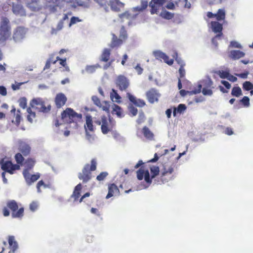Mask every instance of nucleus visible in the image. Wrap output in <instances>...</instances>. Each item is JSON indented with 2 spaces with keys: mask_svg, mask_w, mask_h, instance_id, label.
Here are the masks:
<instances>
[{
  "mask_svg": "<svg viewBox=\"0 0 253 253\" xmlns=\"http://www.w3.org/2000/svg\"><path fill=\"white\" fill-rule=\"evenodd\" d=\"M243 89L247 91H249L253 89V84L250 82L246 81L243 84Z\"/></svg>",
  "mask_w": 253,
  "mask_h": 253,
  "instance_id": "obj_46",
  "label": "nucleus"
},
{
  "mask_svg": "<svg viewBox=\"0 0 253 253\" xmlns=\"http://www.w3.org/2000/svg\"><path fill=\"white\" fill-rule=\"evenodd\" d=\"M54 54H52L50 55L49 58L47 59L48 61H49V62L51 64H55L56 62L58 61V60L59 59V57L57 56L56 57V59H55L54 58Z\"/></svg>",
  "mask_w": 253,
  "mask_h": 253,
  "instance_id": "obj_61",
  "label": "nucleus"
},
{
  "mask_svg": "<svg viewBox=\"0 0 253 253\" xmlns=\"http://www.w3.org/2000/svg\"><path fill=\"white\" fill-rule=\"evenodd\" d=\"M108 175L107 172L103 171L101 172L96 177V179L98 181H102Z\"/></svg>",
  "mask_w": 253,
  "mask_h": 253,
  "instance_id": "obj_50",
  "label": "nucleus"
},
{
  "mask_svg": "<svg viewBox=\"0 0 253 253\" xmlns=\"http://www.w3.org/2000/svg\"><path fill=\"white\" fill-rule=\"evenodd\" d=\"M202 88V85L201 84H199L198 86L196 87H194L192 90L190 91H187L184 89H181L179 91L180 94L184 96L187 94L193 95L196 94L201 92Z\"/></svg>",
  "mask_w": 253,
  "mask_h": 253,
  "instance_id": "obj_18",
  "label": "nucleus"
},
{
  "mask_svg": "<svg viewBox=\"0 0 253 253\" xmlns=\"http://www.w3.org/2000/svg\"><path fill=\"white\" fill-rule=\"evenodd\" d=\"M46 5L50 8L53 11L56 10L57 7L60 6L61 4V0H45Z\"/></svg>",
  "mask_w": 253,
  "mask_h": 253,
  "instance_id": "obj_21",
  "label": "nucleus"
},
{
  "mask_svg": "<svg viewBox=\"0 0 253 253\" xmlns=\"http://www.w3.org/2000/svg\"><path fill=\"white\" fill-rule=\"evenodd\" d=\"M215 18L217 21L224 20L225 18V11L224 9H219L215 13Z\"/></svg>",
  "mask_w": 253,
  "mask_h": 253,
  "instance_id": "obj_36",
  "label": "nucleus"
},
{
  "mask_svg": "<svg viewBox=\"0 0 253 253\" xmlns=\"http://www.w3.org/2000/svg\"><path fill=\"white\" fill-rule=\"evenodd\" d=\"M161 16L166 19H171L174 17V14L167 10L163 11L161 13Z\"/></svg>",
  "mask_w": 253,
  "mask_h": 253,
  "instance_id": "obj_42",
  "label": "nucleus"
},
{
  "mask_svg": "<svg viewBox=\"0 0 253 253\" xmlns=\"http://www.w3.org/2000/svg\"><path fill=\"white\" fill-rule=\"evenodd\" d=\"M27 6L32 11H38L41 8L40 0H30L27 3Z\"/></svg>",
  "mask_w": 253,
  "mask_h": 253,
  "instance_id": "obj_23",
  "label": "nucleus"
},
{
  "mask_svg": "<svg viewBox=\"0 0 253 253\" xmlns=\"http://www.w3.org/2000/svg\"><path fill=\"white\" fill-rule=\"evenodd\" d=\"M101 129L102 132L104 134L112 131L115 125L114 121L111 119L108 120L106 117L105 116L101 117Z\"/></svg>",
  "mask_w": 253,
  "mask_h": 253,
  "instance_id": "obj_10",
  "label": "nucleus"
},
{
  "mask_svg": "<svg viewBox=\"0 0 253 253\" xmlns=\"http://www.w3.org/2000/svg\"><path fill=\"white\" fill-rule=\"evenodd\" d=\"M110 5L112 10L115 11H119L121 8L124 6V4L119 0H111Z\"/></svg>",
  "mask_w": 253,
  "mask_h": 253,
  "instance_id": "obj_24",
  "label": "nucleus"
},
{
  "mask_svg": "<svg viewBox=\"0 0 253 253\" xmlns=\"http://www.w3.org/2000/svg\"><path fill=\"white\" fill-rule=\"evenodd\" d=\"M110 97L112 100L114 102H116L118 103H120L121 102V96L117 93V91L113 89L112 92L110 93Z\"/></svg>",
  "mask_w": 253,
  "mask_h": 253,
  "instance_id": "obj_35",
  "label": "nucleus"
},
{
  "mask_svg": "<svg viewBox=\"0 0 253 253\" xmlns=\"http://www.w3.org/2000/svg\"><path fill=\"white\" fill-rule=\"evenodd\" d=\"M27 100L26 97H23L19 98L18 103L20 107L23 109H25L27 107Z\"/></svg>",
  "mask_w": 253,
  "mask_h": 253,
  "instance_id": "obj_44",
  "label": "nucleus"
},
{
  "mask_svg": "<svg viewBox=\"0 0 253 253\" xmlns=\"http://www.w3.org/2000/svg\"><path fill=\"white\" fill-rule=\"evenodd\" d=\"M8 241L10 248L12 252H14L18 248V244L15 240L14 237L13 236H9Z\"/></svg>",
  "mask_w": 253,
  "mask_h": 253,
  "instance_id": "obj_29",
  "label": "nucleus"
},
{
  "mask_svg": "<svg viewBox=\"0 0 253 253\" xmlns=\"http://www.w3.org/2000/svg\"><path fill=\"white\" fill-rule=\"evenodd\" d=\"M231 94L232 96L237 97L242 95V92L241 88L239 86L233 87L232 89Z\"/></svg>",
  "mask_w": 253,
  "mask_h": 253,
  "instance_id": "obj_39",
  "label": "nucleus"
},
{
  "mask_svg": "<svg viewBox=\"0 0 253 253\" xmlns=\"http://www.w3.org/2000/svg\"><path fill=\"white\" fill-rule=\"evenodd\" d=\"M123 41L122 39H118V37L114 34H112V39L110 44V47L112 48L115 47H118L120 46L121 44H122L123 42Z\"/></svg>",
  "mask_w": 253,
  "mask_h": 253,
  "instance_id": "obj_25",
  "label": "nucleus"
},
{
  "mask_svg": "<svg viewBox=\"0 0 253 253\" xmlns=\"http://www.w3.org/2000/svg\"><path fill=\"white\" fill-rule=\"evenodd\" d=\"M166 2V0H152L150 2H152L158 6H162Z\"/></svg>",
  "mask_w": 253,
  "mask_h": 253,
  "instance_id": "obj_60",
  "label": "nucleus"
},
{
  "mask_svg": "<svg viewBox=\"0 0 253 253\" xmlns=\"http://www.w3.org/2000/svg\"><path fill=\"white\" fill-rule=\"evenodd\" d=\"M154 55L157 59L161 60L164 59L166 54L161 51H155L154 52Z\"/></svg>",
  "mask_w": 253,
  "mask_h": 253,
  "instance_id": "obj_49",
  "label": "nucleus"
},
{
  "mask_svg": "<svg viewBox=\"0 0 253 253\" xmlns=\"http://www.w3.org/2000/svg\"><path fill=\"white\" fill-rule=\"evenodd\" d=\"M86 122L84 125V128L86 136L88 138L91 135L89 133V131H94V127L93 126L92 117L91 116L88 115L85 118Z\"/></svg>",
  "mask_w": 253,
  "mask_h": 253,
  "instance_id": "obj_15",
  "label": "nucleus"
},
{
  "mask_svg": "<svg viewBox=\"0 0 253 253\" xmlns=\"http://www.w3.org/2000/svg\"><path fill=\"white\" fill-rule=\"evenodd\" d=\"M149 6L151 8L150 12L152 14L156 13L157 12L159 7L158 5H155L152 2H150Z\"/></svg>",
  "mask_w": 253,
  "mask_h": 253,
  "instance_id": "obj_53",
  "label": "nucleus"
},
{
  "mask_svg": "<svg viewBox=\"0 0 253 253\" xmlns=\"http://www.w3.org/2000/svg\"><path fill=\"white\" fill-rule=\"evenodd\" d=\"M202 91L204 95L211 96L212 94L213 93L211 88L203 87Z\"/></svg>",
  "mask_w": 253,
  "mask_h": 253,
  "instance_id": "obj_57",
  "label": "nucleus"
},
{
  "mask_svg": "<svg viewBox=\"0 0 253 253\" xmlns=\"http://www.w3.org/2000/svg\"><path fill=\"white\" fill-rule=\"evenodd\" d=\"M82 189V185L81 183L78 184L74 188L73 193L71 195V197L77 201L81 196V192Z\"/></svg>",
  "mask_w": 253,
  "mask_h": 253,
  "instance_id": "obj_27",
  "label": "nucleus"
},
{
  "mask_svg": "<svg viewBox=\"0 0 253 253\" xmlns=\"http://www.w3.org/2000/svg\"><path fill=\"white\" fill-rule=\"evenodd\" d=\"M30 105L32 108L43 113H47L51 109V106L48 102L39 97L31 100Z\"/></svg>",
  "mask_w": 253,
  "mask_h": 253,
  "instance_id": "obj_5",
  "label": "nucleus"
},
{
  "mask_svg": "<svg viewBox=\"0 0 253 253\" xmlns=\"http://www.w3.org/2000/svg\"><path fill=\"white\" fill-rule=\"evenodd\" d=\"M150 169L151 174V176L148 170H144L142 167H141L136 171L137 179L141 180L144 178L145 181L150 185L152 183V179L159 175L160 169L157 166H153L150 168Z\"/></svg>",
  "mask_w": 253,
  "mask_h": 253,
  "instance_id": "obj_2",
  "label": "nucleus"
},
{
  "mask_svg": "<svg viewBox=\"0 0 253 253\" xmlns=\"http://www.w3.org/2000/svg\"><path fill=\"white\" fill-rule=\"evenodd\" d=\"M81 1H78L82 7L87 8L89 7L91 4L90 0H81ZM95 2L98 3L100 5L106 4L107 1L106 0H93Z\"/></svg>",
  "mask_w": 253,
  "mask_h": 253,
  "instance_id": "obj_22",
  "label": "nucleus"
},
{
  "mask_svg": "<svg viewBox=\"0 0 253 253\" xmlns=\"http://www.w3.org/2000/svg\"><path fill=\"white\" fill-rule=\"evenodd\" d=\"M119 189L115 184H110L108 185V193L106 196V199H109L114 196L115 194H119Z\"/></svg>",
  "mask_w": 253,
  "mask_h": 253,
  "instance_id": "obj_20",
  "label": "nucleus"
},
{
  "mask_svg": "<svg viewBox=\"0 0 253 253\" xmlns=\"http://www.w3.org/2000/svg\"><path fill=\"white\" fill-rule=\"evenodd\" d=\"M10 112L11 114H13L15 116V124L16 125L18 126L20 124L21 119L20 111L19 110H18L17 111V113H15L16 109L15 108H13Z\"/></svg>",
  "mask_w": 253,
  "mask_h": 253,
  "instance_id": "obj_33",
  "label": "nucleus"
},
{
  "mask_svg": "<svg viewBox=\"0 0 253 253\" xmlns=\"http://www.w3.org/2000/svg\"><path fill=\"white\" fill-rule=\"evenodd\" d=\"M164 61L169 65H171L173 63V59H169V56L166 54L164 56Z\"/></svg>",
  "mask_w": 253,
  "mask_h": 253,
  "instance_id": "obj_64",
  "label": "nucleus"
},
{
  "mask_svg": "<svg viewBox=\"0 0 253 253\" xmlns=\"http://www.w3.org/2000/svg\"><path fill=\"white\" fill-rule=\"evenodd\" d=\"M145 116L143 112H141L139 114L138 118L137 120L138 124H140L144 121Z\"/></svg>",
  "mask_w": 253,
  "mask_h": 253,
  "instance_id": "obj_62",
  "label": "nucleus"
},
{
  "mask_svg": "<svg viewBox=\"0 0 253 253\" xmlns=\"http://www.w3.org/2000/svg\"><path fill=\"white\" fill-rule=\"evenodd\" d=\"M67 100V97L65 94L62 93H58L55 98V103L56 107L57 108H61L65 104Z\"/></svg>",
  "mask_w": 253,
  "mask_h": 253,
  "instance_id": "obj_16",
  "label": "nucleus"
},
{
  "mask_svg": "<svg viewBox=\"0 0 253 253\" xmlns=\"http://www.w3.org/2000/svg\"><path fill=\"white\" fill-rule=\"evenodd\" d=\"M110 50L108 48H105L101 54L100 61L104 62H108L110 59Z\"/></svg>",
  "mask_w": 253,
  "mask_h": 253,
  "instance_id": "obj_30",
  "label": "nucleus"
},
{
  "mask_svg": "<svg viewBox=\"0 0 253 253\" xmlns=\"http://www.w3.org/2000/svg\"><path fill=\"white\" fill-rule=\"evenodd\" d=\"M99 67V65L88 66L86 68V70L88 73H92Z\"/></svg>",
  "mask_w": 253,
  "mask_h": 253,
  "instance_id": "obj_51",
  "label": "nucleus"
},
{
  "mask_svg": "<svg viewBox=\"0 0 253 253\" xmlns=\"http://www.w3.org/2000/svg\"><path fill=\"white\" fill-rule=\"evenodd\" d=\"M178 72L179 74L178 78H180V79L182 80L185 76V71L183 65H180Z\"/></svg>",
  "mask_w": 253,
  "mask_h": 253,
  "instance_id": "obj_55",
  "label": "nucleus"
},
{
  "mask_svg": "<svg viewBox=\"0 0 253 253\" xmlns=\"http://www.w3.org/2000/svg\"><path fill=\"white\" fill-rule=\"evenodd\" d=\"M23 175L26 183L28 185H31L40 177V174L39 173L37 172L34 174H31L29 171H28V169H24Z\"/></svg>",
  "mask_w": 253,
  "mask_h": 253,
  "instance_id": "obj_12",
  "label": "nucleus"
},
{
  "mask_svg": "<svg viewBox=\"0 0 253 253\" xmlns=\"http://www.w3.org/2000/svg\"><path fill=\"white\" fill-rule=\"evenodd\" d=\"M174 167L175 166L173 164L170 165L165 164L162 169L159 176L157 179H154L155 183L157 184H162L172 180L174 177Z\"/></svg>",
  "mask_w": 253,
  "mask_h": 253,
  "instance_id": "obj_1",
  "label": "nucleus"
},
{
  "mask_svg": "<svg viewBox=\"0 0 253 253\" xmlns=\"http://www.w3.org/2000/svg\"><path fill=\"white\" fill-rule=\"evenodd\" d=\"M142 132L147 139L149 140L154 139V134L147 126H144L142 128Z\"/></svg>",
  "mask_w": 253,
  "mask_h": 253,
  "instance_id": "obj_28",
  "label": "nucleus"
},
{
  "mask_svg": "<svg viewBox=\"0 0 253 253\" xmlns=\"http://www.w3.org/2000/svg\"><path fill=\"white\" fill-rule=\"evenodd\" d=\"M43 187L44 188H46L48 187V185H46L43 180H40L38 183L37 184V189L38 193H41L42 192L41 187Z\"/></svg>",
  "mask_w": 253,
  "mask_h": 253,
  "instance_id": "obj_48",
  "label": "nucleus"
},
{
  "mask_svg": "<svg viewBox=\"0 0 253 253\" xmlns=\"http://www.w3.org/2000/svg\"><path fill=\"white\" fill-rule=\"evenodd\" d=\"M203 85L204 87L211 88L212 87L213 82L209 77L203 80L202 81Z\"/></svg>",
  "mask_w": 253,
  "mask_h": 253,
  "instance_id": "obj_40",
  "label": "nucleus"
},
{
  "mask_svg": "<svg viewBox=\"0 0 253 253\" xmlns=\"http://www.w3.org/2000/svg\"><path fill=\"white\" fill-rule=\"evenodd\" d=\"M120 38L122 39L123 41L127 39V32L125 29L124 26H122L120 32Z\"/></svg>",
  "mask_w": 253,
  "mask_h": 253,
  "instance_id": "obj_47",
  "label": "nucleus"
},
{
  "mask_svg": "<svg viewBox=\"0 0 253 253\" xmlns=\"http://www.w3.org/2000/svg\"><path fill=\"white\" fill-rule=\"evenodd\" d=\"M245 53L239 50H233L230 51V57L233 60H237L244 57Z\"/></svg>",
  "mask_w": 253,
  "mask_h": 253,
  "instance_id": "obj_26",
  "label": "nucleus"
},
{
  "mask_svg": "<svg viewBox=\"0 0 253 253\" xmlns=\"http://www.w3.org/2000/svg\"><path fill=\"white\" fill-rule=\"evenodd\" d=\"M26 33L25 28L18 27L14 30L12 38L15 42H20L24 38Z\"/></svg>",
  "mask_w": 253,
  "mask_h": 253,
  "instance_id": "obj_13",
  "label": "nucleus"
},
{
  "mask_svg": "<svg viewBox=\"0 0 253 253\" xmlns=\"http://www.w3.org/2000/svg\"><path fill=\"white\" fill-rule=\"evenodd\" d=\"M148 6V1L145 0H142L141 1V5L137 6L133 8L135 11H142L145 9Z\"/></svg>",
  "mask_w": 253,
  "mask_h": 253,
  "instance_id": "obj_38",
  "label": "nucleus"
},
{
  "mask_svg": "<svg viewBox=\"0 0 253 253\" xmlns=\"http://www.w3.org/2000/svg\"><path fill=\"white\" fill-rule=\"evenodd\" d=\"M92 100L93 101L94 104H95L97 106H101V102L100 99L97 96H93L92 97Z\"/></svg>",
  "mask_w": 253,
  "mask_h": 253,
  "instance_id": "obj_58",
  "label": "nucleus"
},
{
  "mask_svg": "<svg viewBox=\"0 0 253 253\" xmlns=\"http://www.w3.org/2000/svg\"><path fill=\"white\" fill-rule=\"evenodd\" d=\"M11 36V27L9 20L6 17L1 19L0 26V42H4Z\"/></svg>",
  "mask_w": 253,
  "mask_h": 253,
  "instance_id": "obj_7",
  "label": "nucleus"
},
{
  "mask_svg": "<svg viewBox=\"0 0 253 253\" xmlns=\"http://www.w3.org/2000/svg\"><path fill=\"white\" fill-rule=\"evenodd\" d=\"M97 163L95 159L91 160V165L86 164L84 165L81 172L78 173V178L83 181V183H86L92 177L91 171L96 169Z\"/></svg>",
  "mask_w": 253,
  "mask_h": 253,
  "instance_id": "obj_4",
  "label": "nucleus"
},
{
  "mask_svg": "<svg viewBox=\"0 0 253 253\" xmlns=\"http://www.w3.org/2000/svg\"><path fill=\"white\" fill-rule=\"evenodd\" d=\"M31 107L28 108L27 111L28 115L27 116V120L30 123H32L33 121H36V114L35 112L33 111L31 109Z\"/></svg>",
  "mask_w": 253,
  "mask_h": 253,
  "instance_id": "obj_32",
  "label": "nucleus"
},
{
  "mask_svg": "<svg viewBox=\"0 0 253 253\" xmlns=\"http://www.w3.org/2000/svg\"><path fill=\"white\" fill-rule=\"evenodd\" d=\"M133 104L139 107H142L146 105L145 101L143 100L140 99H136Z\"/></svg>",
  "mask_w": 253,
  "mask_h": 253,
  "instance_id": "obj_54",
  "label": "nucleus"
},
{
  "mask_svg": "<svg viewBox=\"0 0 253 253\" xmlns=\"http://www.w3.org/2000/svg\"><path fill=\"white\" fill-rule=\"evenodd\" d=\"M61 3L64 2L65 3L69 4L73 8H76L77 6H81L78 1H81V0H61Z\"/></svg>",
  "mask_w": 253,
  "mask_h": 253,
  "instance_id": "obj_37",
  "label": "nucleus"
},
{
  "mask_svg": "<svg viewBox=\"0 0 253 253\" xmlns=\"http://www.w3.org/2000/svg\"><path fill=\"white\" fill-rule=\"evenodd\" d=\"M18 149L19 152L15 154L14 158L17 164L22 165L24 161V156L26 157L30 154L31 147L26 142L20 141Z\"/></svg>",
  "mask_w": 253,
  "mask_h": 253,
  "instance_id": "obj_6",
  "label": "nucleus"
},
{
  "mask_svg": "<svg viewBox=\"0 0 253 253\" xmlns=\"http://www.w3.org/2000/svg\"><path fill=\"white\" fill-rule=\"evenodd\" d=\"M61 119L64 123L77 124L82 119V115L78 114L71 108H67L61 114Z\"/></svg>",
  "mask_w": 253,
  "mask_h": 253,
  "instance_id": "obj_3",
  "label": "nucleus"
},
{
  "mask_svg": "<svg viewBox=\"0 0 253 253\" xmlns=\"http://www.w3.org/2000/svg\"><path fill=\"white\" fill-rule=\"evenodd\" d=\"M12 11L16 15L24 16L26 15V12L23 6L19 3H13Z\"/></svg>",
  "mask_w": 253,
  "mask_h": 253,
  "instance_id": "obj_19",
  "label": "nucleus"
},
{
  "mask_svg": "<svg viewBox=\"0 0 253 253\" xmlns=\"http://www.w3.org/2000/svg\"><path fill=\"white\" fill-rule=\"evenodd\" d=\"M101 108L103 111L107 113H109L110 104L107 101H103L101 104V106L99 107Z\"/></svg>",
  "mask_w": 253,
  "mask_h": 253,
  "instance_id": "obj_45",
  "label": "nucleus"
},
{
  "mask_svg": "<svg viewBox=\"0 0 253 253\" xmlns=\"http://www.w3.org/2000/svg\"><path fill=\"white\" fill-rule=\"evenodd\" d=\"M186 109V106L185 104H180L178 105L177 108H174L173 114V116H176V112L177 111L178 113L181 114L183 113Z\"/></svg>",
  "mask_w": 253,
  "mask_h": 253,
  "instance_id": "obj_41",
  "label": "nucleus"
},
{
  "mask_svg": "<svg viewBox=\"0 0 253 253\" xmlns=\"http://www.w3.org/2000/svg\"><path fill=\"white\" fill-rule=\"evenodd\" d=\"M116 84L119 89L121 90H126L129 85V80L124 75H119L116 80Z\"/></svg>",
  "mask_w": 253,
  "mask_h": 253,
  "instance_id": "obj_11",
  "label": "nucleus"
},
{
  "mask_svg": "<svg viewBox=\"0 0 253 253\" xmlns=\"http://www.w3.org/2000/svg\"><path fill=\"white\" fill-rule=\"evenodd\" d=\"M112 113L116 114L118 117L121 118L124 116L122 108L118 105L114 104L112 105Z\"/></svg>",
  "mask_w": 253,
  "mask_h": 253,
  "instance_id": "obj_31",
  "label": "nucleus"
},
{
  "mask_svg": "<svg viewBox=\"0 0 253 253\" xmlns=\"http://www.w3.org/2000/svg\"><path fill=\"white\" fill-rule=\"evenodd\" d=\"M35 163L36 161L34 159H27L25 162L26 168L24 169H28V171H29L30 169L33 168L35 165Z\"/></svg>",
  "mask_w": 253,
  "mask_h": 253,
  "instance_id": "obj_34",
  "label": "nucleus"
},
{
  "mask_svg": "<svg viewBox=\"0 0 253 253\" xmlns=\"http://www.w3.org/2000/svg\"><path fill=\"white\" fill-rule=\"evenodd\" d=\"M211 26L212 30L215 33H219L215 38L220 37L222 35V31L223 29L222 25L217 21H212L211 22Z\"/></svg>",
  "mask_w": 253,
  "mask_h": 253,
  "instance_id": "obj_17",
  "label": "nucleus"
},
{
  "mask_svg": "<svg viewBox=\"0 0 253 253\" xmlns=\"http://www.w3.org/2000/svg\"><path fill=\"white\" fill-rule=\"evenodd\" d=\"M215 73L218 75L221 79H227L229 76V72L226 71L218 70L215 72Z\"/></svg>",
  "mask_w": 253,
  "mask_h": 253,
  "instance_id": "obj_43",
  "label": "nucleus"
},
{
  "mask_svg": "<svg viewBox=\"0 0 253 253\" xmlns=\"http://www.w3.org/2000/svg\"><path fill=\"white\" fill-rule=\"evenodd\" d=\"M128 110L132 116H135L138 113L137 109L134 107L132 105H131L128 107Z\"/></svg>",
  "mask_w": 253,
  "mask_h": 253,
  "instance_id": "obj_56",
  "label": "nucleus"
},
{
  "mask_svg": "<svg viewBox=\"0 0 253 253\" xmlns=\"http://www.w3.org/2000/svg\"><path fill=\"white\" fill-rule=\"evenodd\" d=\"M7 207L11 211V215L13 218H22L24 215V208L18 209L17 202L14 200H10L7 203Z\"/></svg>",
  "mask_w": 253,
  "mask_h": 253,
  "instance_id": "obj_8",
  "label": "nucleus"
},
{
  "mask_svg": "<svg viewBox=\"0 0 253 253\" xmlns=\"http://www.w3.org/2000/svg\"><path fill=\"white\" fill-rule=\"evenodd\" d=\"M38 207V204L37 202L33 201L30 204V209L32 211H35Z\"/></svg>",
  "mask_w": 253,
  "mask_h": 253,
  "instance_id": "obj_63",
  "label": "nucleus"
},
{
  "mask_svg": "<svg viewBox=\"0 0 253 253\" xmlns=\"http://www.w3.org/2000/svg\"><path fill=\"white\" fill-rule=\"evenodd\" d=\"M160 96V93L155 88H151L146 92L147 98L151 103L157 101Z\"/></svg>",
  "mask_w": 253,
  "mask_h": 253,
  "instance_id": "obj_14",
  "label": "nucleus"
},
{
  "mask_svg": "<svg viewBox=\"0 0 253 253\" xmlns=\"http://www.w3.org/2000/svg\"><path fill=\"white\" fill-rule=\"evenodd\" d=\"M240 102H241L244 106H248L250 104V99L248 96H244L240 100Z\"/></svg>",
  "mask_w": 253,
  "mask_h": 253,
  "instance_id": "obj_59",
  "label": "nucleus"
},
{
  "mask_svg": "<svg viewBox=\"0 0 253 253\" xmlns=\"http://www.w3.org/2000/svg\"><path fill=\"white\" fill-rule=\"evenodd\" d=\"M1 169L5 172H7L10 174L14 173L15 170L20 169L19 164H13L11 161H4L1 160L0 162Z\"/></svg>",
  "mask_w": 253,
  "mask_h": 253,
  "instance_id": "obj_9",
  "label": "nucleus"
},
{
  "mask_svg": "<svg viewBox=\"0 0 253 253\" xmlns=\"http://www.w3.org/2000/svg\"><path fill=\"white\" fill-rule=\"evenodd\" d=\"M119 16L121 19L126 18L129 20L133 17V16L131 15L128 11H126L125 12L120 14Z\"/></svg>",
  "mask_w": 253,
  "mask_h": 253,
  "instance_id": "obj_52",
  "label": "nucleus"
}]
</instances>
